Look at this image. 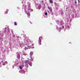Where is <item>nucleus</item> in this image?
Wrapping results in <instances>:
<instances>
[{
  "instance_id": "obj_26",
  "label": "nucleus",
  "mask_w": 80,
  "mask_h": 80,
  "mask_svg": "<svg viewBox=\"0 0 80 80\" xmlns=\"http://www.w3.org/2000/svg\"><path fill=\"white\" fill-rule=\"evenodd\" d=\"M54 3H55L56 4H57V3H56V2Z\"/></svg>"
},
{
  "instance_id": "obj_7",
  "label": "nucleus",
  "mask_w": 80,
  "mask_h": 80,
  "mask_svg": "<svg viewBox=\"0 0 80 80\" xmlns=\"http://www.w3.org/2000/svg\"><path fill=\"white\" fill-rule=\"evenodd\" d=\"M7 32H10V29H9V28H8V29L7 30V28H4V32L5 33H7Z\"/></svg>"
},
{
  "instance_id": "obj_15",
  "label": "nucleus",
  "mask_w": 80,
  "mask_h": 80,
  "mask_svg": "<svg viewBox=\"0 0 80 80\" xmlns=\"http://www.w3.org/2000/svg\"><path fill=\"white\" fill-rule=\"evenodd\" d=\"M14 25H17V23L16 22H14Z\"/></svg>"
},
{
  "instance_id": "obj_23",
  "label": "nucleus",
  "mask_w": 80,
  "mask_h": 80,
  "mask_svg": "<svg viewBox=\"0 0 80 80\" xmlns=\"http://www.w3.org/2000/svg\"><path fill=\"white\" fill-rule=\"evenodd\" d=\"M58 28V27H57L56 29H57Z\"/></svg>"
},
{
  "instance_id": "obj_9",
  "label": "nucleus",
  "mask_w": 80,
  "mask_h": 80,
  "mask_svg": "<svg viewBox=\"0 0 80 80\" xmlns=\"http://www.w3.org/2000/svg\"><path fill=\"white\" fill-rule=\"evenodd\" d=\"M33 52H30V57L31 58V59H32V55H33Z\"/></svg>"
},
{
  "instance_id": "obj_27",
  "label": "nucleus",
  "mask_w": 80,
  "mask_h": 80,
  "mask_svg": "<svg viewBox=\"0 0 80 80\" xmlns=\"http://www.w3.org/2000/svg\"><path fill=\"white\" fill-rule=\"evenodd\" d=\"M0 65H1V62H0Z\"/></svg>"
},
{
  "instance_id": "obj_10",
  "label": "nucleus",
  "mask_w": 80,
  "mask_h": 80,
  "mask_svg": "<svg viewBox=\"0 0 80 80\" xmlns=\"http://www.w3.org/2000/svg\"><path fill=\"white\" fill-rule=\"evenodd\" d=\"M17 58L18 59L20 58V53L19 52H17Z\"/></svg>"
},
{
  "instance_id": "obj_18",
  "label": "nucleus",
  "mask_w": 80,
  "mask_h": 80,
  "mask_svg": "<svg viewBox=\"0 0 80 80\" xmlns=\"http://www.w3.org/2000/svg\"><path fill=\"white\" fill-rule=\"evenodd\" d=\"M27 54H23V55H24L25 56H26V55H27Z\"/></svg>"
},
{
  "instance_id": "obj_25",
  "label": "nucleus",
  "mask_w": 80,
  "mask_h": 80,
  "mask_svg": "<svg viewBox=\"0 0 80 80\" xmlns=\"http://www.w3.org/2000/svg\"><path fill=\"white\" fill-rule=\"evenodd\" d=\"M27 68L28 67V66H27Z\"/></svg>"
},
{
  "instance_id": "obj_21",
  "label": "nucleus",
  "mask_w": 80,
  "mask_h": 80,
  "mask_svg": "<svg viewBox=\"0 0 80 80\" xmlns=\"http://www.w3.org/2000/svg\"><path fill=\"white\" fill-rule=\"evenodd\" d=\"M75 3H76V4H77V2H75Z\"/></svg>"
},
{
  "instance_id": "obj_16",
  "label": "nucleus",
  "mask_w": 80,
  "mask_h": 80,
  "mask_svg": "<svg viewBox=\"0 0 80 80\" xmlns=\"http://www.w3.org/2000/svg\"><path fill=\"white\" fill-rule=\"evenodd\" d=\"M45 15H48V14L47 13V12H46L45 13Z\"/></svg>"
},
{
  "instance_id": "obj_3",
  "label": "nucleus",
  "mask_w": 80,
  "mask_h": 80,
  "mask_svg": "<svg viewBox=\"0 0 80 80\" xmlns=\"http://www.w3.org/2000/svg\"><path fill=\"white\" fill-rule=\"evenodd\" d=\"M68 21L67 20L66 21V23L65 25V29L64 30V31H65L66 29H67V30H68L70 28V26L68 25H70V23L67 24V23H68Z\"/></svg>"
},
{
  "instance_id": "obj_31",
  "label": "nucleus",
  "mask_w": 80,
  "mask_h": 80,
  "mask_svg": "<svg viewBox=\"0 0 80 80\" xmlns=\"http://www.w3.org/2000/svg\"><path fill=\"white\" fill-rule=\"evenodd\" d=\"M29 15H30V14H29Z\"/></svg>"
},
{
  "instance_id": "obj_24",
  "label": "nucleus",
  "mask_w": 80,
  "mask_h": 80,
  "mask_svg": "<svg viewBox=\"0 0 80 80\" xmlns=\"http://www.w3.org/2000/svg\"><path fill=\"white\" fill-rule=\"evenodd\" d=\"M12 68H14V66H13Z\"/></svg>"
},
{
  "instance_id": "obj_6",
  "label": "nucleus",
  "mask_w": 80,
  "mask_h": 80,
  "mask_svg": "<svg viewBox=\"0 0 80 80\" xmlns=\"http://www.w3.org/2000/svg\"><path fill=\"white\" fill-rule=\"evenodd\" d=\"M42 37L41 36L39 37V40H38V43L39 45H41L42 44H41V42H42V40L41 39H42Z\"/></svg>"
},
{
  "instance_id": "obj_22",
  "label": "nucleus",
  "mask_w": 80,
  "mask_h": 80,
  "mask_svg": "<svg viewBox=\"0 0 80 80\" xmlns=\"http://www.w3.org/2000/svg\"><path fill=\"white\" fill-rule=\"evenodd\" d=\"M78 2L80 3V1H79V0H78Z\"/></svg>"
},
{
  "instance_id": "obj_14",
  "label": "nucleus",
  "mask_w": 80,
  "mask_h": 80,
  "mask_svg": "<svg viewBox=\"0 0 80 80\" xmlns=\"http://www.w3.org/2000/svg\"><path fill=\"white\" fill-rule=\"evenodd\" d=\"M18 63H17H17H15V66H18Z\"/></svg>"
},
{
  "instance_id": "obj_1",
  "label": "nucleus",
  "mask_w": 80,
  "mask_h": 80,
  "mask_svg": "<svg viewBox=\"0 0 80 80\" xmlns=\"http://www.w3.org/2000/svg\"><path fill=\"white\" fill-rule=\"evenodd\" d=\"M28 40H29L28 39V38L27 39L26 38L24 41V43H22V44H20V47H21V48L23 47V44H25L26 45L25 47V48H24L25 50H27L28 48H30V47H31V45H29V44H30L28 43Z\"/></svg>"
},
{
  "instance_id": "obj_4",
  "label": "nucleus",
  "mask_w": 80,
  "mask_h": 80,
  "mask_svg": "<svg viewBox=\"0 0 80 80\" xmlns=\"http://www.w3.org/2000/svg\"><path fill=\"white\" fill-rule=\"evenodd\" d=\"M25 63H26V64H29V65L31 66H32V63L31 62H30V61H25Z\"/></svg>"
},
{
  "instance_id": "obj_28",
  "label": "nucleus",
  "mask_w": 80,
  "mask_h": 80,
  "mask_svg": "<svg viewBox=\"0 0 80 80\" xmlns=\"http://www.w3.org/2000/svg\"><path fill=\"white\" fill-rule=\"evenodd\" d=\"M32 48H34V47H33Z\"/></svg>"
},
{
  "instance_id": "obj_11",
  "label": "nucleus",
  "mask_w": 80,
  "mask_h": 80,
  "mask_svg": "<svg viewBox=\"0 0 80 80\" xmlns=\"http://www.w3.org/2000/svg\"><path fill=\"white\" fill-rule=\"evenodd\" d=\"M23 67H24V66H23V64H22V65H20L19 66V68L20 69H22V68H23Z\"/></svg>"
},
{
  "instance_id": "obj_32",
  "label": "nucleus",
  "mask_w": 80,
  "mask_h": 80,
  "mask_svg": "<svg viewBox=\"0 0 80 80\" xmlns=\"http://www.w3.org/2000/svg\"><path fill=\"white\" fill-rule=\"evenodd\" d=\"M0 67H1V65L0 66Z\"/></svg>"
},
{
  "instance_id": "obj_13",
  "label": "nucleus",
  "mask_w": 80,
  "mask_h": 80,
  "mask_svg": "<svg viewBox=\"0 0 80 80\" xmlns=\"http://www.w3.org/2000/svg\"><path fill=\"white\" fill-rule=\"evenodd\" d=\"M49 2L51 4L53 3V1H52V0H50Z\"/></svg>"
},
{
  "instance_id": "obj_17",
  "label": "nucleus",
  "mask_w": 80,
  "mask_h": 80,
  "mask_svg": "<svg viewBox=\"0 0 80 80\" xmlns=\"http://www.w3.org/2000/svg\"><path fill=\"white\" fill-rule=\"evenodd\" d=\"M48 9H49V10H50V7H48Z\"/></svg>"
},
{
  "instance_id": "obj_29",
  "label": "nucleus",
  "mask_w": 80,
  "mask_h": 80,
  "mask_svg": "<svg viewBox=\"0 0 80 80\" xmlns=\"http://www.w3.org/2000/svg\"><path fill=\"white\" fill-rule=\"evenodd\" d=\"M22 62H24V61H23Z\"/></svg>"
},
{
  "instance_id": "obj_20",
  "label": "nucleus",
  "mask_w": 80,
  "mask_h": 80,
  "mask_svg": "<svg viewBox=\"0 0 80 80\" xmlns=\"http://www.w3.org/2000/svg\"><path fill=\"white\" fill-rule=\"evenodd\" d=\"M42 3H43V1H42Z\"/></svg>"
},
{
  "instance_id": "obj_5",
  "label": "nucleus",
  "mask_w": 80,
  "mask_h": 80,
  "mask_svg": "<svg viewBox=\"0 0 80 80\" xmlns=\"http://www.w3.org/2000/svg\"><path fill=\"white\" fill-rule=\"evenodd\" d=\"M5 60V59H3L2 61V63H3L2 65H5L6 64L8 63V62L7 61L4 62Z\"/></svg>"
},
{
  "instance_id": "obj_8",
  "label": "nucleus",
  "mask_w": 80,
  "mask_h": 80,
  "mask_svg": "<svg viewBox=\"0 0 80 80\" xmlns=\"http://www.w3.org/2000/svg\"><path fill=\"white\" fill-rule=\"evenodd\" d=\"M19 73H25V71H24L23 70H21L19 71Z\"/></svg>"
},
{
  "instance_id": "obj_12",
  "label": "nucleus",
  "mask_w": 80,
  "mask_h": 80,
  "mask_svg": "<svg viewBox=\"0 0 80 80\" xmlns=\"http://www.w3.org/2000/svg\"><path fill=\"white\" fill-rule=\"evenodd\" d=\"M2 32L0 31V38H1V37H2Z\"/></svg>"
},
{
  "instance_id": "obj_2",
  "label": "nucleus",
  "mask_w": 80,
  "mask_h": 80,
  "mask_svg": "<svg viewBox=\"0 0 80 80\" xmlns=\"http://www.w3.org/2000/svg\"><path fill=\"white\" fill-rule=\"evenodd\" d=\"M63 24H64V23L62 21H61L60 22V28L58 30V31H59V32H60V30H61L64 29V26H63Z\"/></svg>"
},
{
  "instance_id": "obj_19",
  "label": "nucleus",
  "mask_w": 80,
  "mask_h": 80,
  "mask_svg": "<svg viewBox=\"0 0 80 80\" xmlns=\"http://www.w3.org/2000/svg\"><path fill=\"white\" fill-rule=\"evenodd\" d=\"M57 23H59V21H57Z\"/></svg>"
},
{
  "instance_id": "obj_30",
  "label": "nucleus",
  "mask_w": 80,
  "mask_h": 80,
  "mask_svg": "<svg viewBox=\"0 0 80 80\" xmlns=\"http://www.w3.org/2000/svg\"><path fill=\"white\" fill-rule=\"evenodd\" d=\"M30 23H31V24H32V22H30Z\"/></svg>"
}]
</instances>
